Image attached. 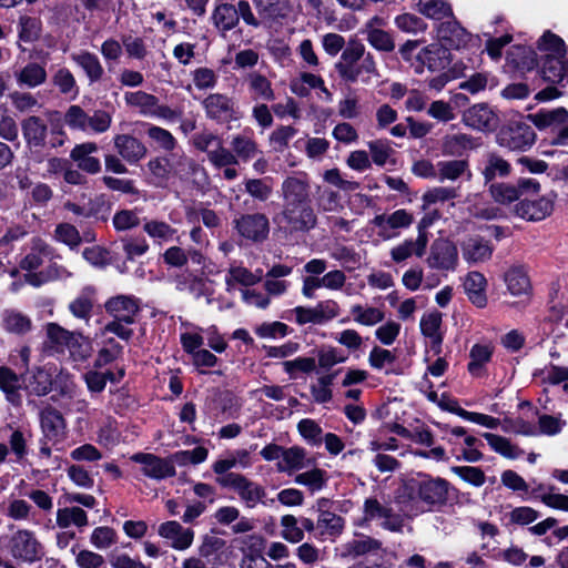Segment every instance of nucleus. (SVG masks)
I'll use <instances>...</instances> for the list:
<instances>
[{
  "label": "nucleus",
  "instance_id": "nucleus-29",
  "mask_svg": "<svg viewBox=\"0 0 568 568\" xmlns=\"http://www.w3.org/2000/svg\"><path fill=\"white\" fill-rule=\"evenodd\" d=\"M225 544L223 538L205 535L197 547L196 555L202 558L207 567L219 568L223 564Z\"/></svg>",
  "mask_w": 568,
  "mask_h": 568
},
{
  "label": "nucleus",
  "instance_id": "nucleus-22",
  "mask_svg": "<svg viewBox=\"0 0 568 568\" xmlns=\"http://www.w3.org/2000/svg\"><path fill=\"white\" fill-rule=\"evenodd\" d=\"M326 504V499L318 500L320 514L316 520V529L318 530L320 539H335L343 532L345 520L341 516L325 510L324 507Z\"/></svg>",
  "mask_w": 568,
  "mask_h": 568
},
{
  "label": "nucleus",
  "instance_id": "nucleus-57",
  "mask_svg": "<svg viewBox=\"0 0 568 568\" xmlns=\"http://www.w3.org/2000/svg\"><path fill=\"white\" fill-rule=\"evenodd\" d=\"M67 351L74 362H84L92 353L91 341L82 332L74 331L69 339Z\"/></svg>",
  "mask_w": 568,
  "mask_h": 568
},
{
  "label": "nucleus",
  "instance_id": "nucleus-63",
  "mask_svg": "<svg viewBox=\"0 0 568 568\" xmlns=\"http://www.w3.org/2000/svg\"><path fill=\"white\" fill-rule=\"evenodd\" d=\"M294 481L297 485L305 486L311 493H315L325 486L326 473L321 468L314 467L311 470L297 474Z\"/></svg>",
  "mask_w": 568,
  "mask_h": 568
},
{
  "label": "nucleus",
  "instance_id": "nucleus-11",
  "mask_svg": "<svg viewBox=\"0 0 568 568\" xmlns=\"http://www.w3.org/2000/svg\"><path fill=\"white\" fill-rule=\"evenodd\" d=\"M457 246L447 239L435 240L429 248L426 263L437 271H455L458 266Z\"/></svg>",
  "mask_w": 568,
  "mask_h": 568
},
{
  "label": "nucleus",
  "instance_id": "nucleus-26",
  "mask_svg": "<svg viewBox=\"0 0 568 568\" xmlns=\"http://www.w3.org/2000/svg\"><path fill=\"white\" fill-rule=\"evenodd\" d=\"M97 302V290L88 285L69 303L68 310L77 320L89 325Z\"/></svg>",
  "mask_w": 568,
  "mask_h": 568
},
{
  "label": "nucleus",
  "instance_id": "nucleus-58",
  "mask_svg": "<svg viewBox=\"0 0 568 568\" xmlns=\"http://www.w3.org/2000/svg\"><path fill=\"white\" fill-rule=\"evenodd\" d=\"M493 346L490 344H475L469 353L470 361L468 363V372L473 376H479L485 365L490 361L493 355Z\"/></svg>",
  "mask_w": 568,
  "mask_h": 568
},
{
  "label": "nucleus",
  "instance_id": "nucleus-62",
  "mask_svg": "<svg viewBox=\"0 0 568 568\" xmlns=\"http://www.w3.org/2000/svg\"><path fill=\"white\" fill-rule=\"evenodd\" d=\"M3 328L9 333L24 334L31 329V320L17 311H6L2 316Z\"/></svg>",
  "mask_w": 568,
  "mask_h": 568
},
{
  "label": "nucleus",
  "instance_id": "nucleus-37",
  "mask_svg": "<svg viewBox=\"0 0 568 568\" xmlns=\"http://www.w3.org/2000/svg\"><path fill=\"white\" fill-rule=\"evenodd\" d=\"M314 464V460L307 456V452L300 446L285 448L282 460L277 463V469L282 473L292 475L298 470L307 468Z\"/></svg>",
  "mask_w": 568,
  "mask_h": 568
},
{
  "label": "nucleus",
  "instance_id": "nucleus-34",
  "mask_svg": "<svg viewBox=\"0 0 568 568\" xmlns=\"http://www.w3.org/2000/svg\"><path fill=\"white\" fill-rule=\"evenodd\" d=\"M378 70L376 61L372 53L367 52L366 55L351 69H346L339 77L347 82L361 81L364 84H368L373 78H377Z\"/></svg>",
  "mask_w": 568,
  "mask_h": 568
},
{
  "label": "nucleus",
  "instance_id": "nucleus-35",
  "mask_svg": "<svg viewBox=\"0 0 568 568\" xmlns=\"http://www.w3.org/2000/svg\"><path fill=\"white\" fill-rule=\"evenodd\" d=\"M541 74L544 80L549 83L568 85V60L565 59V55H546Z\"/></svg>",
  "mask_w": 568,
  "mask_h": 568
},
{
  "label": "nucleus",
  "instance_id": "nucleus-49",
  "mask_svg": "<svg viewBox=\"0 0 568 568\" xmlns=\"http://www.w3.org/2000/svg\"><path fill=\"white\" fill-rule=\"evenodd\" d=\"M212 22L223 34L233 30L239 24L235 6L227 2L215 6Z\"/></svg>",
  "mask_w": 568,
  "mask_h": 568
},
{
  "label": "nucleus",
  "instance_id": "nucleus-42",
  "mask_svg": "<svg viewBox=\"0 0 568 568\" xmlns=\"http://www.w3.org/2000/svg\"><path fill=\"white\" fill-rule=\"evenodd\" d=\"M55 524L61 529L74 526L82 531L89 525V518L87 511L81 507L70 506L57 510Z\"/></svg>",
  "mask_w": 568,
  "mask_h": 568
},
{
  "label": "nucleus",
  "instance_id": "nucleus-64",
  "mask_svg": "<svg viewBox=\"0 0 568 568\" xmlns=\"http://www.w3.org/2000/svg\"><path fill=\"white\" fill-rule=\"evenodd\" d=\"M192 83L199 91L213 90L219 82L217 73L207 67H200L191 72Z\"/></svg>",
  "mask_w": 568,
  "mask_h": 568
},
{
  "label": "nucleus",
  "instance_id": "nucleus-10",
  "mask_svg": "<svg viewBox=\"0 0 568 568\" xmlns=\"http://www.w3.org/2000/svg\"><path fill=\"white\" fill-rule=\"evenodd\" d=\"M365 520H378L382 528L399 532L404 527V519L399 514H396L392 507L382 504L376 498H367L363 506Z\"/></svg>",
  "mask_w": 568,
  "mask_h": 568
},
{
  "label": "nucleus",
  "instance_id": "nucleus-4",
  "mask_svg": "<svg viewBox=\"0 0 568 568\" xmlns=\"http://www.w3.org/2000/svg\"><path fill=\"white\" fill-rule=\"evenodd\" d=\"M216 483L223 488L233 489L248 508H254L257 504L264 503L265 488L242 474L231 473L226 476L216 477Z\"/></svg>",
  "mask_w": 568,
  "mask_h": 568
},
{
  "label": "nucleus",
  "instance_id": "nucleus-32",
  "mask_svg": "<svg viewBox=\"0 0 568 568\" xmlns=\"http://www.w3.org/2000/svg\"><path fill=\"white\" fill-rule=\"evenodd\" d=\"M45 339L43 341V348L50 354H64L69 339L72 337L74 331H69L58 323H47L44 326Z\"/></svg>",
  "mask_w": 568,
  "mask_h": 568
},
{
  "label": "nucleus",
  "instance_id": "nucleus-19",
  "mask_svg": "<svg viewBox=\"0 0 568 568\" xmlns=\"http://www.w3.org/2000/svg\"><path fill=\"white\" fill-rule=\"evenodd\" d=\"M413 215L404 209L394 211L390 214H378L372 220V224L378 229V235L385 240L392 239L396 233L390 230L406 229L412 225Z\"/></svg>",
  "mask_w": 568,
  "mask_h": 568
},
{
  "label": "nucleus",
  "instance_id": "nucleus-60",
  "mask_svg": "<svg viewBox=\"0 0 568 568\" xmlns=\"http://www.w3.org/2000/svg\"><path fill=\"white\" fill-rule=\"evenodd\" d=\"M485 181L489 182L497 176L504 178L510 173V164L496 153H489L481 171Z\"/></svg>",
  "mask_w": 568,
  "mask_h": 568
},
{
  "label": "nucleus",
  "instance_id": "nucleus-30",
  "mask_svg": "<svg viewBox=\"0 0 568 568\" xmlns=\"http://www.w3.org/2000/svg\"><path fill=\"white\" fill-rule=\"evenodd\" d=\"M53 248L41 237H33L30 241V250L20 261V267L24 271H34L39 268L45 260H51Z\"/></svg>",
  "mask_w": 568,
  "mask_h": 568
},
{
  "label": "nucleus",
  "instance_id": "nucleus-54",
  "mask_svg": "<svg viewBox=\"0 0 568 568\" xmlns=\"http://www.w3.org/2000/svg\"><path fill=\"white\" fill-rule=\"evenodd\" d=\"M416 7L419 13L429 19L442 20L453 17V9L447 0H419Z\"/></svg>",
  "mask_w": 568,
  "mask_h": 568
},
{
  "label": "nucleus",
  "instance_id": "nucleus-36",
  "mask_svg": "<svg viewBox=\"0 0 568 568\" xmlns=\"http://www.w3.org/2000/svg\"><path fill=\"white\" fill-rule=\"evenodd\" d=\"M554 210L552 201L547 197L521 200L516 205V214L528 221H541Z\"/></svg>",
  "mask_w": 568,
  "mask_h": 568
},
{
  "label": "nucleus",
  "instance_id": "nucleus-40",
  "mask_svg": "<svg viewBox=\"0 0 568 568\" xmlns=\"http://www.w3.org/2000/svg\"><path fill=\"white\" fill-rule=\"evenodd\" d=\"M477 146L476 140L466 133L447 134L442 139L440 151L445 156H462Z\"/></svg>",
  "mask_w": 568,
  "mask_h": 568
},
{
  "label": "nucleus",
  "instance_id": "nucleus-48",
  "mask_svg": "<svg viewBox=\"0 0 568 568\" xmlns=\"http://www.w3.org/2000/svg\"><path fill=\"white\" fill-rule=\"evenodd\" d=\"M263 277L262 270L251 272L248 268L240 265H231L225 276L226 290L231 292L235 284L252 286L258 283Z\"/></svg>",
  "mask_w": 568,
  "mask_h": 568
},
{
  "label": "nucleus",
  "instance_id": "nucleus-18",
  "mask_svg": "<svg viewBox=\"0 0 568 568\" xmlns=\"http://www.w3.org/2000/svg\"><path fill=\"white\" fill-rule=\"evenodd\" d=\"M158 534L163 539L169 540L170 547L180 551L189 549L195 537L193 529L183 527L176 520H169L161 524L158 528Z\"/></svg>",
  "mask_w": 568,
  "mask_h": 568
},
{
  "label": "nucleus",
  "instance_id": "nucleus-47",
  "mask_svg": "<svg viewBox=\"0 0 568 568\" xmlns=\"http://www.w3.org/2000/svg\"><path fill=\"white\" fill-rule=\"evenodd\" d=\"M23 383L28 393L36 396H45L52 388V378L50 373L41 367H37L31 371L23 378Z\"/></svg>",
  "mask_w": 568,
  "mask_h": 568
},
{
  "label": "nucleus",
  "instance_id": "nucleus-46",
  "mask_svg": "<svg viewBox=\"0 0 568 568\" xmlns=\"http://www.w3.org/2000/svg\"><path fill=\"white\" fill-rule=\"evenodd\" d=\"M464 175H467L468 179L471 178V172L469 170V163L467 160L455 159L437 162V179L440 182H454Z\"/></svg>",
  "mask_w": 568,
  "mask_h": 568
},
{
  "label": "nucleus",
  "instance_id": "nucleus-52",
  "mask_svg": "<svg viewBox=\"0 0 568 568\" xmlns=\"http://www.w3.org/2000/svg\"><path fill=\"white\" fill-rule=\"evenodd\" d=\"M349 313L353 321L363 326H374L385 318V313L382 308L362 304H353Z\"/></svg>",
  "mask_w": 568,
  "mask_h": 568
},
{
  "label": "nucleus",
  "instance_id": "nucleus-43",
  "mask_svg": "<svg viewBox=\"0 0 568 568\" xmlns=\"http://www.w3.org/2000/svg\"><path fill=\"white\" fill-rule=\"evenodd\" d=\"M14 78L19 87L34 89L47 81L48 74L42 64L29 62L19 71L14 72Z\"/></svg>",
  "mask_w": 568,
  "mask_h": 568
},
{
  "label": "nucleus",
  "instance_id": "nucleus-13",
  "mask_svg": "<svg viewBox=\"0 0 568 568\" xmlns=\"http://www.w3.org/2000/svg\"><path fill=\"white\" fill-rule=\"evenodd\" d=\"M283 205L311 203V182L306 173L285 178L281 184Z\"/></svg>",
  "mask_w": 568,
  "mask_h": 568
},
{
  "label": "nucleus",
  "instance_id": "nucleus-24",
  "mask_svg": "<svg viewBox=\"0 0 568 568\" xmlns=\"http://www.w3.org/2000/svg\"><path fill=\"white\" fill-rule=\"evenodd\" d=\"M437 37L445 48L460 49L467 45L470 34L453 17L437 28Z\"/></svg>",
  "mask_w": 568,
  "mask_h": 568
},
{
  "label": "nucleus",
  "instance_id": "nucleus-9",
  "mask_svg": "<svg viewBox=\"0 0 568 568\" xmlns=\"http://www.w3.org/2000/svg\"><path fill=\"white\" fill-rule=\"evenodd\" d=\"M130 459L141 466V473L153 480H163L175 476L172 456L160 457L150 453L133 454Z\"/></svg>",
  "mask_w": 568,
  "mask_h": 568
},
{
  "label": "nucleus",
  "instance_id": "nucleus-59",
  "mask_svg": "<svg viewBox=\"0 0 568 568\" xmlns=\"http://www.w3.org/2000/svg\"><path fill=\"white\" fill-rule=\"evenodd\" d=\"M143 231L153 240L169 242L174 240L178 230L164 221L148 220L143 224Z\"/></svg>",
  "mask_w": 568,
  "mask_h": 568
},
{
  "label": "nucleus",
  "instance_id": "nucleus-16",
  "mask_svg": "<svg viewBox=\"0 0 568 568\" xmlns=\"http://www.w3.org/2000/svg\"><path fill=\"white\" fill-rule=\"evenodd\" d=\"M104 308L112 320L134 323L140 311V301L133 295H115L106 300Z\"/></svg>",
  "mask_w": 568,
  "mask_h": 568
},
{
  "label": "nucleus",
  "instance_id": "nucleus-7",
  "mask_svg": "<svg viewBox=\"0 0 568 568\" xmlns=\"http://www.w3.org/2000/svg\"><path fill=\"white\" fill-rule=\"evenodd\" d=\"M535 141V131L524 122H513L503 128L497 135V143L511 151H526Z\"/></svg>",
  "mask_w": 568,
  "mask_h": 568
},
{
  "label": "nucleus",
  "instance_id": "nucleus-15",
  "mask_svg": "<svg viewBox=\"0 0 568 568\" xmlns=\"http://www.w3.org/2000/svg\"><path fill=\"white\" fill-rule=\"evenodd\" d=\"M341 556L344 558H357L362 556H376L383 559L386 550L381 540L367 535H359L346 541L339 548Z\"/></svg>",
  "mask_w": 568,
  "mask_h": 568
},
{
  "label": "nucleus",
  "instance_id": "nucleus-53",
  "mask_svg": "<svg viewBox=\"0 0 568 568\" xmlns=\"http://www.w3.org/2000/svg\"><path fill=\"white\" fill-rule=\"evenodd\" d=\"M483 437L487 440L488 445L495 453L501 455L505 458L517 459L524 454L523 449H520L517 445H514L506 437L493 433H484Z\"/></svg>",
  "mask_w": 568,
  "mask_h": 568
},
{
  "label": "nucleus",
  "instance_id": "nucleus-1",
  "mask_svg": "<svg viewBox=\"0 0 568 568\" xmlns=\"http://www.w3.org/2000/svg\"><path fill=\"white\" fill-rule=\"evenodd\" d=\"M449 483L440 477L418 474L405 485L409 497L424 503L429 510H439L448 501Z\"/></svg>",
  "mask_w": 568,
  "mask_h": 568
},
{
  "label": "nucleus",
  "instance_id": "nucleus-55",
  "mask_svg": "<svg viewBox=\"0 0 568 568\" xmlns=\"http://www.w3.org/2000/svg\"><path fill=\"white\" fill-rule=\"evenodd\" d=\"M366 55L365 45L359 41H349L343 50L341 59L335 64L338 75L351 69L355 63L359 62Z\"/></svg>",
  "mask_w": 568,
  "mask_h": 568
},
{
  "label": "nucleus",
  "instance_id": "nucleus-38",
  "mask_svg": "<svg viewBox=\"0 0 568 568\" xmlns=\"http://www.w3.org/2000/svg\"><path fill=\"white\" fill-rule=\"evenodd\" d=\"M26 143L32 148H42L48 135V125L40 116L30 115L21 122Z\"/></svg>",
  "mask_w": 568,
  "mask_h": 568
},
{
  "label": "nucleus",
  "instance_id": "nucleus-20",
  "mask_svg": "<svg viewBox=\"0 0 568 568\" xmlns=\"http://www.w3.org/2000/svg\"><path fill=\"white\" fill-rule=\"evenodd\" d=\"M463 258L468 264L485 263L490 260L494 246L490 241L480 236H469L460 243Z\"/></svg>",
  "mask_w": 568,
  "mask_h": 568
},
{
  "label": "nucleus",
  "instance_id": "nucleus-61",
  "mask_svg": "<svg viewBox=\"0 0 568 568\" xmlns=\"http://www.w3.org/2000/svg\"><path fill=\"white\" fill-rule=\"evenodd\" d=\"M52 83L64 95L77 98L79 94L77 80L68 68L58 69L52 75Z\"/></svg>",
  "mask_w": 568,
  "mask_h": 568
},
{
  "label": "nucleus",
  "instance_id": "nucleus-51",
  "mask_svg": "<svg viewBox=\"0 0 568 568\" xmlns=\"http://www.w3.org/2000/svg\"><path fill=\"white\" fill-rule=\"evenodd\" d=\"M378 18H374L366 26V39L368 43L378 51L390 52L395 48V42L389 32L379 29L374 26V22H378Z\"/></svg>",
  "mask_w": 568,
  "mask_h": 568
},
{
  "label": "nucleus",
  "instance_id": "nucleus-23",
  "mask_svg": "<svg viewBox=\"0 0 568 568\" xmlns=\"http://www.w3.org/2000/svg\"><path fill=\"white\" fill-rule=\"evenodd\" d=\"M113 143L118 154L130 164H136L148 153L144 143L131 134H116Z\"/></svg>",
  "mask_w": 568,
  "mask_h": 568
},
{
  "label": "nucleus",
  "instance_id": "nucleus-21",
  "mask_svg": "<svg viewBox=\"0 0 568 568\" xmlns=\"http://www.w3.org/2000/svg\"><path fill=\"white\" fill-rule=\"evenodd\" d=\"M243 83L253 101L272 102L276 98L271 80L258 71L246 73Z\"/></svg>",
  "mask_w": 568,
  "mask_h": 568
},
{
  "label": "nucleus",
  "instance_id": "nucleus-44",
  "mask_svg": "<svg viewBox=\"0 0 568 568\" xmlns=\"http://www.w3.org/2000/svg\"><path fill=\"white\" fill-rule=\"evenodd\" d=\"M442 320V313L438 311L426 313L420 318L422 334L429 338L432 347L436 349V353L440 352L443 343V334L440 332Z\"/></svg>",
  "mask_w": 568,
  "mask_h": 568
},
{
  "label": "nucleus",
  "instance_id": "nucleus-41",
  "mask_svg": "<svg viewBox=\"0 0 568 568\" xmlns=\"http://www.w3.org/2000/svg\"><path fill=\"white\" fill-rule=\"evenodd\" d=\"M530 121L539 130L558 128L568 122V110L564 106L556 109H541L529 115Z\"/></svg>",
  "mask_w": 568,
  "mask_h": 568
},
{
  "label": "nucleus",
  "instance_id": "nucleus-3",
  "mask_svg": "<svg viewBox=\"0 0 568 568\" xmlns=\"http://www.w3.org/2000/svg\"><path fill=\"white\" fill-rule=\"evenodd\" d=\"M221 168L234 166L240 162H250L261 154L258 144L253 136L252 130H244L242 133L234 134L231 140V150L224 146L221 150Z\"/></svg>",
  "mask_w": 568,
  "mask_h": 568
},
{
  "label": "nucleus",
  "instance_id": "nucleus-14",
  "mask_svg": "<svg viewBox=\"0 0 568 568\" xmlns=\"http://www.w3.org/2000/svg\"><path fill=\"white\" fill-rule=\"evenodd\" d=\"M241 236L253 242H263L270 233V222L262 213L242 214L233 221Z\"/></svg>",
  "mask_w": 568,
  "mask_h": 568
},
{
  "label": "nucleus",
  "instance_id": "nucleus-17",
  "mask_svg": "<svg viewBox=\"0 0 568 568\" xmlns=\"http://www.w3.org/2000/svg\"><path fill=\"white\" fill-rule=\"evenodd\" d=\"M40 426L44 438L53 444L61 443L65 438V419L54 407L48 406L40 412Z\"/></svg>",
  "mask_w": 568,
  "mask_h": 568
},
{
  "label": "nucleus",
  "instance_id": "nucleus-6",
  "mask_svg": "<svg viewBox=\"0 0 568 568\" xmlns=\"http://www.w3.org/2000/svg\"><path fill=\"white\" fill-rule=\"evenodd\" d=\"M10 552L17 560L33 564L44 556V547L37 538L34 531L19 529L10 539Z\"/></svg>",
  "mask_w": 568,
  "mask_h": 568
},
{
  "label": "nucleus",
  "instance_id": "nucleus-31",
  "mask_svg": "<svg viewBox=\"0 0 568 568\" xmlns=\"http://www.w3.org/2000/svg\"><path fill=\"white\" fill-rule=\"evenodd\" d=\"M71 60L84 72L90 84L100 82L104 74V68L99 57L88 50H80L71 54Z\"/></svg>",
  "mask_w": 568,
  "mask_h": 568
},
{
  "label": "nucleus",
  "instance_id": "nucleus-2",
  "mask_svg": "<svg viewBox=\"0 0 568 568\" xmlns=\"http://www.w3.org/2000/svg\"><path fill=\"white\" fill-rule=\"evenodd\" d=\"M146 166L155 185H163L171 175L184 178L190 170L199 169V165L184 152L152 158Z\"/></svg>",
  "mask_w": 568,
  "mask_h": 568
},
{
  "label": "nucleus",
  "instance_id": "nucleus-56",
  "mask_svg": "<svg viewBox=\"0 0 568 568\" xmlns=\"http://www.w3.org/2000/svg\"><path fill=\"white\" fill-rule=\"evenodd\" d=\"M148 138L156 145L158 149L170 153H181L175 151L178 148V140L173 134L159 125L149 124L146 129Z\"/></svg>",
  "mask_w": 568,
  "mask_h": 568
},
{
  "label": "nucleus",
  "instance_id": "nucleus-25",
  "mask_svg": "<svg viewBox=\"0 0 568 568\" xmlns=\"http://www.w3.org/2000/svg\"><path fill=\"white\" fill-rule=\"evenodd\" d=\"M192 143L196 150L206 153L207 160L214 168H221L220 154H222L221 150H224V144L217 134L204 130L193 136Z\"/></svg>",
  "mask_w": 568,
  "mask_h": 568
},
{
  "label": "nucleus",
  "instance_id": "nucleus-8",
  "mask_svg": "<svg viewBox=\"0 0 568 568\" xmlns=\"http://www.w3.org/2000/svg\"><path fill=\"white\" fill-rule=\"evenodd\" d=\"M205 116L217 123H226L239 119L237 108L233 98L225 93H210L201 101Z\"/></svg>",
  "mask_w": 568,
  "mask_h": 568
},
{
  "label": "nucleus",
  "instance_id": "nucleus-28",
  "mask_svg": "<svg viewBox=\"0 0 568 568\" xmlns=\"http://www.w3.org/2000/svg\"><path fill=\"white\" fill-rule=\"evenodd\" d=\"M448 50L442 44L432 43L419 51L417 60L420 68H417L418 73L423 72V67H427L430 71L444 70L449 64Z\"/></svg>",
  "mask_w": 568,
  "mask_h": 568
},
{
  "label": "nucleus",
  "instance_id": "nucleus-5",
  "mask_svg": "<svg viewBox=\"0 0 568 568\" xmlns=\"http://www.w3.org/2000/svg\"><path fill=\"white\" fill-rule=\"evenodd\" d=\"M274 222L285 225L291 232H308L317 224L311 203L287 204L274 216Z\"/></svg>",
  "mask_w": 568,
  "mask_h": 568
},
{
  "label": "nucleus",
  "instance_id": "nucleus-45",
  "mask_svg": "<svg viewBox=\"0 0 568 568\" xmlns=\"http://www.w3.org/2000/svg\"><path fill=\"white\" fill-rule=\"evenodd\" d=\"M508 292L514 296L528 295L531 290L527 271L523 266H511L504 275Z\"/></svg>",
  "mask_w": 568,
  "mask_h": 568
},
{
  "label": "nucleus",
  "instance_id": "nucleus-50",
  "mask_svg": "<svg viewBox=\"0 0 568 568\" xmlns=\"http://www.w3.org/2000/svg\"><path fill=\"white\" fill-rule=\"evenodd\" d=\"M124 102L128 106L139 110L142 116L151 118L156 106L158 98L145 91H129L124 93Z\"/></svg>",
  "mask_w": 568,
  "mask_h": 568
},
{
  "label": "nucleus",
  "instance_id": "nucleus-27",
  "mask_svg": "<svg viewBox=\"0 0 568 568\" xmlns=\"http://www.w3.org/2000/svg\"><path fill=\"white\" fill-rule=\"evenodd\" d=\"M99 150L95 142L77 144L70 153V158L78 164L79 170L89 174H97L101 171V162L93 156Z\"/></svg>",
  "mask_w": 568,
  "mask_h": 568
},
{
  "label": "nucleus",
  "instance_id": "nucleus-12",
  "mask_svg": "<svg viewBox=\"0 0 568 568\" xmlns=\"http://www.w3.org/2000/svg\"><path fill=\"white\" fill-rule=\"evenodd\" d=\"M462 122L476 131L493 132L499 125V116L487 103H477L464 111Z\"/></svg>",
  "mask_w": 568,
  "mask_h": 568
},
{
  "label": "nucleus",
  "instance_id": "nucleus-33",
  "mask_svg": "<svg viewBox=\"0 0 568 568\" xmlns=\"http://www.w3.org/2000/svg\"><path fill=\"white\" fill-rule=\"evenodd\" d=\"M428 239L425 232H419L415 240L406 239L402 243L395 245L389 254L395 263H402L412 257L414 254L422 257L425 254Z\"/></svg>",
  "mask_w": 568,
  "mask_h": 568
},
{
  "label": "nucleus",
  "instance_id": "nucleus-39",
  "mask_svg": "<svg viewBox=\"0 0 568 568\" xmlns=\"http://www.w3.org/2000/svg\"><path fill=\"white\" fill-rule=\"evenodd\" d=\"M486 286L487 281L480 272H469L465 277V293L469 301L479 308H484L487 305Z\"/></svg>",
  "mask_w": 568,
  "mask_h": 568
}]
</instances>
